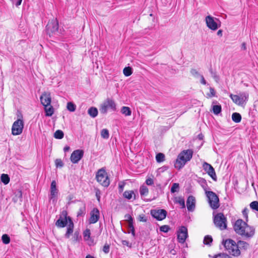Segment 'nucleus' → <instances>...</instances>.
Returning a JSON list of instances; mask_svg holds the SVG:
<instances>
[{"instance_id":"nucleus-1","label":"nucleus","mask_w":258,"mask_h":258,"mask_svg":"<svg viewBox=\"0 0 258 258\" xmlns=\"http://www.w3.org/2000/svg\"><path fill=\"white\" fill-rule=\"evenodd\" d=\"M222 244L226 251L232 256L238 257L241 255V251H246L250 247L249 244L242 240L236 242L234 240L228 238L223 240Z\"/></svg>"},{"instance_id":"nucleus-2","label":"nucleus","mask_w":258,"mask_h":258,"mask_svg":"<svg viewBox=\"0 0 258 258\" xmlns=\"http://www.w3.org/2000/svg\"><path fill=\"white\" fill-rule=\"evenodd\" d=\"M193 153L192 149L184 150L180 152L174 163V167L178 170L182 168L191 159Z\"/></svg>"},{"instance_id":"nucleus-3","label":"nucleus","mask_w":258,"mask_h":258,"mask_svg":"<svg viewBox=\"0 0 258 258\" xmlns=\"http://www.w3.org/2000/svg\"><path fill=\"white\" fill-rule=\"evenodd\" d=\"M96 179L101 185L104 187H108L110 184V180L108 174L103 168L99 169L96 174Z\"/></svg>"},{"instance_id":"nucleus-4","label":"nucleus","mask_w":258,"mask_h":258,"mask_svg":"<svg viewBox=\"0 0 258 258\" xmlns=\"http://www.w3.org/2000/svg\"><path fill=\"white\" fill-rule=\"evenodd\" d=\"M206 195L208 199V202L211 208L213 210L219 208L220 203L218 196L212 191H206Z\"/></svg>"},{"instance_id":"nucleus-5","label":"nucleus","mask_w":258,"mask_h":258,"mask_svg":"<svg viewBox=\"0 0 258 258\" xmlns=\"http://www.w3.org/2000/svg\"><path fill=\"white\" fill-rule=\"evenodd\" d=\"M215 226L221 230L227 228V219L222 213H217L214 218Z\"/></svg>"},{"instance_id":"nucleus-6","label":"nucleus","mask_w":258,"mask_h":258,"mask_svg":"<svg viewBox=\"0 0 258 258\" xmlns=\"http://www.w3.org/2000/svg\"><path fill=\"white\" fill-rule=\"evenodd\" d=\"M22 118L23 117L21 116V118H18L13 123L12 127L13 135L17 136L22 133L24 128V121Z\"/></svg>"},{"instance_id":"nucleus-7","label":"nucleus","mask_w":258,"mask_h":258,"mask_svg":"<svg viewBox=\"0 0 258 258\" xmlns=\"http://www.w3.org/2000/svg\"><path fill=\"white\" fill-rule=\"evenodd\" d=\"M108 109L115 110L116 104L114 101L111 99L107 98L101 105L100 111L102 113H106Z\"/></svg>"},{"instance_id":"nucleus-8","label":"nucleus","mask_w":258,"mask_h":258,"mask_svg":"<svg viewBox=\"0 0 258 258\" xmlns=\"http://www.w3.org/2000/svg\"><path fill=\"white\" fill-rule=\"evenodd\" d=\"M58 22L57 20H52L49 22L46 25V30L47 33L49 35H52L58 31Z\"/></svg>"},{"instance_id":"nucleus-9","label":"nucleus","mask_w":258,"mask_h":258,"mask_svg":"<svg viewBox=\"0 0 258 258\" xmlns=\"http://www.w3.org/2000/svg\"><path fill=\"white\" fill-rule=\"evenodd\" d=\"M230 97L233 101V102L236 104L242 106L247 100L248 98V95L245 94H241L240 95L230 94Z\"/></svg>"},{"instance_id":"nucleus-10","label":"nucleus","mask_w":258,"mask_h":258,"mask_svg":"<svg viewBox=\"0 0 258 258\" xmlns=\"http://www.w3.org/2000/svg\"><path fill=\"white\" fill-rule=\"evenodd\" d=\"M177 240L180 243H184L187 237V229L185 226H181L177 232Z\"/></svg>"},{"instance_id":"nucleus-11","label":"nucleus","mask_w":258,"mask_h":258,"mask_svg":"<svg viewBox=\"0 0 258 258\" xmlns=\"http://www.w3.org/2000/svg\"><path fill=\"white\" fill-rule=\"evenodd\" d=\"M150 213L154 218L158 221L163 220L167 216V212L164 209L152 210Z\"/></svg>"},{"instance_id":"nucleus-12","label":"nucleus","mask_w":258,"mask_h":258,"mask_svg":"<svg viewBox=\"0 0 258 258\" xmlns=\"http://www.w3.org/2000/svg\"><path fill=\"white\" fill-rule=\"evenodd\" d=\"M203 168L206 173L215 181L217 180V176L213 166L205 162L203 164Z\"/></svg>"},{"instance_id":"nucleus-13","label":"nucleus","mask_w":258,"mask_h":258,"mask_svg":"<svg viewBox=\"0 0 258 258\" xmlns=\"http://www.w3.org/2000/svg\"><path fill=\"white\" fill-rule=\"evenodd\" d=\"M247 224L243 220L238 219L234 225V230L237 234L240 235Z\"/></svg>"},{"instance_id":"nucleus-14","label":"nucleus","mask_w":258,"mask_h":258,"mask_svg":"<svg viewBox=\"0 0 258 258\" xmlns=\"http://www.w3.org/2000/svg\"><path fill=\"white\" fill-rule=\"evenodd\" d=\"M84 155V151L82 150H76L72 153L70 160L74 164H76L82 158Z\"/></svg>"},{"instance_id":"nucleus-15","label":"nucleus","mask_w":258,"mask_h":258,"mask_svg":"<svg viewBox=\"0 0 258 258\" xmlns=\"http://www.w3.org/2000/svg\"><path fill=\"white\" fill-rule=\"evenodd\" d=\"M62 215L63 216V217L60 216L55 222V225L57 227L63 228L67 225L68 223L69 224V218L71 217L67 216V213L66 211H63Z\"/></svg>"},{"instance_id":"nucleus-16","label":"nucleus","mask_w":258,"mask_h":258,"mask_svg":"<svg viewBox=\"0 0 258 258\" xmlns=\"http://www.w3.org/2000/svg\"><path fill=\"white\" fill-rule=\"evenodd\" d=\"M255 234L254 228L247 224L245 228L244 229L243 232L240 236L245 238H250L253 236Z\"/></svg>"},{"instance_id":"nucleus-17","label":"nucleus","mask_w":258,"mask_h":258,"mask_svg":"<svg viewBox=\"0 0 258 258\" xmlns=\"http://www.w3.org/2000/svg\"><path fill=\"white\" fill-rule=\"evenodd\" d=\"M99 211L97 208H94L90 213L89 221L90 224L96 223L99 219Z\"/></svg>"},{"instance_id":"nucleus-18","label":"nucleus","mask_w":258,"mask_h":258,"mask_svg":"<svg viewBox=\"0 0 258 258\" xmlns=\"http://www.w3.org/2000/svg\"><path fill=\"white\" fill-rule=\"evenodd\" d=\"M41 104L44 106L50 105L51 102V98L49 92H44L40 98Z\"/></svg>"},{"instance_id":"nucleus-19","label":"nucleus","mask_w":258,"mask_h":258,"mask_svg":"<svg viewBox=\"0 0 258 258\" xmlns=\"http://www.w3.org/2000/svg\"><path fill=\"white\" fill-rule=\"evenodd\" d=\"M206 22L208 27L212 30H216L218 28L217 23L215 21L214 18L211 16L206 17Z\"/></svg>"},{"instance_id":"nucleus-20","label":"nucleus","mask_w":258,"mask_h":258,"mask_svg":"<svg viewBox=\"0 0 258 258\" xmlns=\"http://www.w3.org/2000/svg\"><path fill=\"white\" fill-rule=\"evenodd\" d=\"M58 190L56 188V183L55 180H52L50 185V199H55L57 196Z\"/></svg>"},{"instance_id":"nucleus-21","label":"nucleus","mask_w":258,"mask_h":258,"mask_svg":"<svg viewBox=\"0 0 258 258\" xmlns=\"http://www.w3.org/2000/svg\"><path fill=\"white\" fill-rule=\"evenodd\" d=\"M186 206L188 211H192L195 207V198L192 196H189L186 201Z\"/></svg>"},{"instance_id":"nucleus-22","label":"nucleus","mask_w":258,"mask_h":258,"mask_svg":"<svg viewBox=\"0 0 258 258\" xmlns=\"http://www.w3.org/2000/svg\"><path fill=\"white\" fill-rule=\"evenodd\" d=\"M74 223H73L71 218H69V224L68 225L67 232L65 234V236L67 238H69L70 237L71 234H72L73 233V230H74Z\"/></svg>"},{"instance_id":"nucleus-23","label":"nucleus","mask_w":258,"mask_h":258,"mask_svg":"<svg viewBox=\"0 0 258 258\" xmlns=\"http://www.w3.org/2000/svg\"><path fill=\"white\" fill-rule=\"evenodd\" d=\"M86 213V206L84 204L81 203L79 205L78 210L77 212V216L84 217Z\"/></svg>"},{"instance_id":"nucleus-24","label":"nucleus","mask_w":258,"mask_h":258,"mask_svg":"<svg viewBox=\"0 0 258 258\" xmlns=\"http://www.w3.org/2000/svg\"><path fill=\"white\" fill-rule=\"evenodd\" d=\"M44 110L45 111V115L46 116H51L53 115L54 113V109L52 107V106L50 105H47L46 106H44Z\"/></svg>"},{"instance_id":"nucleus-25","label":"nucleus","mask_w":258,"mask_h":258,"mask_svg":"<svg viewBox=\"0 0 258 258\" xmlns=\"http://www.w3.org/2000/svg\"><path fill=\"white\" fill-rule=\"evenodd\" d=\"M123 197L127 200H131L133 198L134 200L136 199V195L133 190H126L123 194Z\"/></svg>"},{"instance_id":"nucleus-26","label":"nucleus","mask_w":258,"mask_h":258,"mask_svg":"<svg viewBox=\"0 0 258 258\" xmlns=\"http://www.w3.org/2000/svg\"><path fill=\"white\" fill-rule=\"evenodd\" d=\"M232 119L236 123L240 122L241 120V116L239 113L234 112L232 115Z\"/></svg>"},{"instance_id":"nucleus-27","label":"nucleus","mask_w":258,"mask_h":258,"mask_svg":"<svg viewBox=\"0 0 258 258\" xmlns=\"http://www.w3.org/2000/svg\"><path fill=\"white\" fill-rule=\"evenodd\" d=\"M88 113L92 117H95L98 114V110L96 108L92 107L88 109Z\"/></svg>"},{"instance_id":"nucleus-28","label":"nucleus","mask_w":258,"mask_h":258,"mask_svg":"<svg viewBox=\"0 0 258 258\" xmlns=\"http://www.w3.org/2000/svg\"><path fill=\"white\" fill-rule=\"evenodd\" d=\"M121 112L125 116H130L131 115L132 112L131 109L128 107L123 106L121 108Z\"/></svg>"},{"instance_id":"nucleus-29","label":"nucleus","mask_w":258,"mask_h":258,"mask_svg":"<svg viewBox=\"0 0 258 258\" xmlns=\"http://www.w3.org/2000/svg\"><path fill=\"white\" fill-rule=\"evenodd\" d=\"M67 108L69 111L74 112L76 109V105L72 102H69L67 105Z\"/></svg>"},{"instance_id":"nucleus-30","label":"nucleus","mask_w":258,"mask_h":258,"mask_svg":"<svg viewBox=\"0 0 258 258\" xmlns=\"http://www.w3.org/2000/svg\"><path fill=\"white\" fill-rule=\"evenodd\" d=\"M64 134L61 130H57L54 134V137L55 139H61L63 138Z\"/></svg>"},{"instance_id":"nucleus-31","label":"nucleus","mask_w":258,"mask_h":258,"mask_svg":"<svg viewBox=\"0 0 258 258\" xmlns=\"http://www.w3.org/2000/svg\"><path fill=\"white\" fill-rule=\"evenodd\" d=\"M10 177L8 174H2L1 175V181L5 184H7L10 182Z\"/></svg>"},{"instance_id":"nucleus-32","label":"nucleus","mask_w":258,"mask_h":258,"mask_svg":"<svg viewBox=\"0 0 258 258\" xmlns=\"http://www.w3.org/2000/svg\"><path fill=\"white\" fill-rule=\"evenodd\" d=\"M123 73L126 77H128L132 74V69L130 67H125L123 70Z\"/></svg>"},{"instance_id":"nucleus-33","label":"nucleus","mask_w":258,"mask_h":258,"mask_svg":"<svg viewBox=\"0 0 258 258\" xmlns=\"http://www.w3.org/2000/svg\"><path fill=\"white\" fill-rule=\"evenodd\" d=\"M222 111V107L220 105H215L213 106V112L215 114H219Z\"/></svg>"},{"instance_id":"nucleus-34","label":"nucleus","mask_w":258,"mask_h":258,"mask_svg":"<svg viewBox=\"0 0 258 258\" xmlns=\"http://www.w3.org/2000/svg\"><path fill=\"white\" fill-rule=\"evenodd\" d=\"M156 160L158 163L163 162L165 160L164 154L162 153H158L156 156Z\"/></svg>"},{"instance_id":"nucleus-35","label":"nucleus","mask_w":258,"mask_h":258,"mask_svg":"<svg viewBox=\"0 0 258 258\" xmlns=\"http://www.w3.org/2000/svg\"><path fill=\"white\" fill-rule=\"evenodd\" d=\"M140 192L141 196H147L149 192V190L146 186L142 185L140 187Z\"/></svg>"},{"instance_id":"nucleus-36","label":"nucleus","mask_w":258,"mask_h":258,"mask_svg":"<svg viewBox=\"0 0 258 258\" xmlns=\"http://www.w3.org/2000/svg\"><path fill=\"white\" fill-rule=\"evenodd\" d=\"M101 136L103 139H108L109 136L108 130L106 128L103 129L101 131Z\"/></svg>"},{"instance_id":"nucleus-37","label":"nucleus","mask_w":258,"mask_h":258,"mask_svg":"<svg viewBox=\"0 0 258 258\" xmlns=\"http://www.w3.org/2000/svg\"><path fill=\"white\" fill-rule=\"evenodd\" d=\"M2 240L5 244H8L10 242V238L8 234H5L2 235Z\"/></svg>"},{"instance_id":"nucleus-38","label":"nucleus","mask_w":258,"mask_h":258,"mask_svg":"<svg viewBox=\"0 0 258 258\" xmlns=\"http://www.w3.org/2000/svg\"><path fill=\"white\" fill-rule=\"evenodd\" d=\"M214 258H231V256L226 253H220L215 255Z\"/></svg>"},{"instance_id":"nucleus-39","label":"nucleus","mask_w":258,"mask_h":258,"mask_svg":"<svg viewBox=\"0 0 258 258\" xmlns=\"http://www.w3.org/2000/svg\"><path fill=\"white\" fill-rule=\"evenodd\" d=\"M22 198V193L21 190H18L17 192H16V195L15 197L14 198V201H17L19 199H21Z\"/></svg>"},{"instance_id":"nucleus-40","label":"nucleus","mask_w":258,"mask_h":258,"mask_svg":"<svg viewBox=\"0 0 258 258\" xmlns=\"http://www.w3.org/2000/svg\"><path fill=\"white\" fill-rule=\"evenodd\" d=\"M213 241L212 237L210 235H207L204 239V243L205 244H210Z\"/></svg>"},{"instance_id":"nucleus-41","label":"nucleus","mask_w":258,"mask_h":258,"mask_svg":"<svg viewBox=\"0 0 258 258\" xmlns=\"http://www.w3.org/2000/svg\"><path fill=\"white\" fill-rule=\"evenodd\" d=\"M84 237L86 240H88L90 238L91 232L90 229H86L83 232Z\"/></svg>"},{"instance_id":"nucleus-42","label":"nucleus","mask_w":258,"mask_h":258,"mask_svg":"<svg viewBox=\"0 0 258 258\" xmlns=\"http://www.w3.org/2000/svg\"><path fill=\"white\" fill-rule=\"evenodd\" d=\"M250 207L252 210H255L258 212V202L253 201L250 204Z\"/></svg>"},{"instance_id":"nucleus-43","label":"nucleus","mask_w":258,"mask_h":258,"mask_svg":"<svg viewBox=\"0 0 258 258\" xmlns=\"http://www.w3.org/2000/svg\"><path fill=\"white\" fill-rule=\"evenodd\" d=\"M179 185L178 183H174L171 188V192L174 193L179 188Z\"/></svg>"},{"instance_id":"nucleus-44","label":"nucleus","mask_w":258,"mask_h":258,"mask_svg":"<svg viewBox=\"0 0 258 258\" xmlns=\"http://www.w3.org/2000/svg\"><path fill=\"white\" fill-rule=\"evenodd\" d=\"M55 164L56 167H62L63 166V163L61 159H56L55 160Z\"/></svg>"},{"instance_id":"nucleus-45","label":"nucleus","mask_w":258,"mask_h":258,"mask_svg":"<svg viewBox=\"0 0 258 258\" xmlns=\"http://www.w3.org/2000/svg\"><path fill=\"white\" fill-rule=\"evenodd\" d=\"M138 219L140 222H146L147 221V218L144 214L139 215Z\"/></svg>"},{"instance_id":"nucleus-46","label":"nucleus","mask_w":258,"mask_h":258,"mask_svg":"<svg viewBox=\"0 0 258 258\" xmlns=\"http://www.w3.org/2000/svg\"><path fill=\"white\" fill-rule=\"evenodd\" d=\"M160 230L162 232H167L170 230V227L168 225H164L160 227Z\"/></svg>"},{"instance_id":"nucleus-47","label":"nucleus","mask_w":258,"mask_h":258,"mask_svg":"<svg viewBox=\"0 0 258 258\" xmlns=\"http://www.w3.org/2000/svg\"><path fill=\"white\" fill-rule=\"evenodd\" d=\"M181 206L182 208H185L184 200L182 198H179L176 201Z\"/></svg>"},{"instance_id":"nucleus-48","label":"nucleus","mask_w":258,"mask_h":258,"mask_svg":"<svg viewBox=\"0 0 258 258\" xmlns=\"http://www.w3.org/2000/svg\"><path fill=\"white\" fill-rule=\"evenodd\" d=\"M216 92L214 88H210V93L207 94L209 97H213L215 96Z\"/></svg>"},{"instance_id":"nucleus-49","label":"nucleus","mask_w":258,"mask_h":258,"mask_svg":"<svg viewBox=\"0 0 258 258\" xmlns=\"http://www.w3.org/2000/svg\"><path fill=\"white\" fill-rule=\"evenodd\" d=\"M109 245L108 244H105L103 246V250L105 253H108L109 251Z\"/></svg>"},{"instance_id":"nucleus-50","label":"nucleus","mask_w":258,"mask_h":258,"mask_svg":"<svg viewBox=\"0 0 258 258\" xmlns=\"http://www.w3.org/2000/svg\"><path fill=\"white\" fill-rule=\"evenodd\" d=\"M146 183L148 185H151L154 184V181L152 178H149L146 179Z\"/></svg>"},{"instance_id":"nucleus-51","label":"nucleus","mask_w":258,"mask_h":258,"mask_svg":"<svg viewBox=\"0 0 258 258\" xmlns=\"http://www.w3.org/2000/svg\"><path fill=\"white\" fill-rule=\"evenodd\" d=\"M125 218H126V220H127L128 222L133 221L132 216L130 214L125 215Z\"/></svg>"},{"instance_id":"nucleus-52","label":"nucleus","mask_w":258,"mask_h":258,"mask_svg":"<svg viewBox=\"0 0 258 258\" xmlns=\"http://www.w3.org/2000/svg\"><path fill=\"white\" fill-rule=\"evenodd\" d=\"M190 73L192 75H197L199 74L198 72L196 69H191L190 70Z\"/></svg>"},{"instance_id":"nucleus-53","label":"nucleus","mask_w":258,"mask_h":258,"mask_svg":"<svg viewBox=\"0 0 258 258\" xmlns=\"http://www.w3.org/2000/svg\"><path fill=\"white\" fill-rule=\"evenodd\" d=\"M128 227L131 229L134 228L133 226V221L128 222Z\"/></svg>"},{"instance_id":"nucleus-54","label":"nucleus","mask_w":258,"mask_h":258,"mask_svg":"<svg viewBox=\"0 0 258 258\" xmlns=\"http://www.w3.org/2000/svg\"><path fill=\"white\" fill-rule=\"evenodd\" d=\"M201 83L203 84V85H206V81L205 80L204 77L203 76H201Z\"/></svg>"},{"instance_id":"nucleus-55","label":"nucleus","mask_w":258,"mask_h":258,"mask_svg":"<svg viewBox=\"0 0 258 258\" xmlns=\"http://www.w3.org/2000/svg\"><path fill=\"white\" fill-rule=\"evenodd\" d=\"M123 187H124V184L119 185V191L121 192L122 191V190L123 189Z\"/></svg>"},{"instance_id":"nucleus-56","label":"nucleus","mask_w":258,"mask_h":258,"mask_svg":"<svg viewBox=\"0 0 258 258\" xmlns=\"http://www.w3.org/2000/svg\"><path fill=\"white\" fill-rule=\"evenodd\" d=\"M22 0H19L16 4V6L18 7L21 4Z\"/></svg>"},{"instance_id":"nucleus-57","label":"nucleus","mask_w":258,"mask_h":258,"mask_svg":"<svg viewBox=\"0 0 258 258\" xmlns=\"http://www.w3.org/2000/svg\"><path fill=\"white\" fill-rule=\"evenodd\" d=\"M70 147L69 146H66L64 147V148H63V150L64 152H67L69 150H70Z\"/></svg>"},{"instance_id":"nucleus-58","label":"nucleus","mask_w":258,"mask_h":258,"mask_svg":"<svg viewBox=\"0 0 258 258\" xmlns=\"http://www.w3.org/2000/svg\"><path fill=\"white\" fill-rule=\"evenodd\" d=\"M217 35L221 36L222 35V30H218L217 32Z\"/></svg>"},{"instance_id":"nucleus-59","label":"nucleus","mask_w":258,"mask_h":258,"mask_svg":"<svg viewBox=\"0 0 258 258\" xmlns=\"http://www.w3.org/2000/svg\"><path fill=\"white\" fill-rule=\"evenodd\" d=\"M131 231H132V233L133 235L135 236V229L134 228L131 229Z\"/></svg>"},{"instance_id":"nucleus-60","label":"nucleus","mask_w":258,"mask_h":258,"mask_svg":"<svg viewBox=\"0 0 258 258\" xmlns=\"http://www.w3.org/2000/svg\"><path fill=\"white\" fill-rule=\"evenodd\" d=\"M86 258H94V256H91V255L90 254H88L86 256Z\"/></svg>"},{"instance_id":"nucleus-61","label":"nucleus","mask_w":258,"mask_h":258,"mask_svg":"<svg viewBox=\"0 0 258 258\" xmlns=\"http://www.w3.org/2000/svg\"><path fill=\"white\" fill-rule=\"evenodd\" d=\"M242 47L244 49H246V46L244 43L242 44Z\"/></svg>"},{"instance_id":"nucleus-62","label":"nucleus","mask_w":258,"mask_h":258,"mask_svg":"<svg viewBox=\"0 0 258 258\" xmlns=\"http://www.w3.org/2000/svg\"><path fill=\"white\" fill-rule=\"evenodd\" d=\"M96 196H97V197L98 201H100V196H98L97 192H96Z\"/></svg>"},{"instance_id":"nucleus-63","label":"nucleus","mask_w":258,"mask_h":258,"mask_svg":"<svg viewBox=\"0 0 258 258\" xmlns=\"http://www.w3.org/2000/svg\"><path fill=\"white\" fill-rule=\"evenodd\" d=\"M78 235H79V233L77 232H76L74 234V235L76 236L77 238L78 237Z\"/></svg>"},{"instance_id":"nucleus-64","label":"nucleus","mask_w":258,"mask_h":258,"mask_svg":"<svg viewBox=\"0 0 258 258\" xmlns=\"http://www.w3.org/2000/svg\"><path fill=\"white\" fill-rule=\"evenodd\" d=\"M125 242V244H126V243H127V242L125 241H123V243Z\"/></svg>"}]
</instances>
